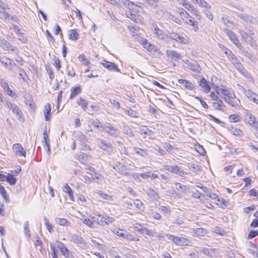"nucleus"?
Wrapping results in <instances>:
<instances>
[{
  "mask_svg": "<svg viewBox=\"0 0 258 258\" xmlns=\"http://www.w3.org/2000/svg\"><path fill=\"white\" fill-rule=\"evenodd\" d=\"M213 87L218 95H221L225 102L231 106L237 108H240V101L236 97L234 92L228 87L221 85H215L212 83Z\"/></svg>",
  "mask_w": 258,
  "mask_h": 258,
  "instance_id": "1",
  "label": "nucleus"
},
{
  "mask_svg": "<svg viewBox=\"0 0 258 258\" xmlns=\"http://www.w3.org/2000/svg\"><path fill=\"white\" fill-rule=\"evenodd\" d=\"M124 6L129 10L127 17L136 23H143V16L146 14L144 8L129 0H124Z\"/></svg>",
  "mask_w": 258,
  "mask_h": 258,
  "instance_id": "2",
  "label": "nucleus"
},
{
  "mask_svg": "<svg viewBox=\"0 0 258 258\" xmlns=\"http://www.w3.org/2000/svg\"><path fill=\"white\" fill-rule=\"evenodd\" d=\"M21 171V167L19 166L16 170H12L11 173H8L7 175L0 173V181H5L10 185H14L17 181V179L15 176H18Z\"/></svg>",
  "mask_w": 258,
  "mask_h": 258,
  "instance_id": "3",
  "label": "nucleus"
},
{
  "mask_svg": "<svg viewBox=\"0 0 258 258\" xmlns=\"http://www.w3.org/2000/svg\"><path fill=\"white\" fill-rule=\"evenodd\" d=\"M176 15H172L171 19L178 24L181 25L182 22L185 23L191 16L182 8H177Z\"/></svg>",
  "mask_w": 258,
  "mask_h": 258,
  "instance_id": "4",
  "label": "nucleus"
},
{
  "mask_svg": "<svg viewBox=\"0 0 258 258\" xmlns=\"http://www.w3.org/2000/svg\"><path fill=\"white\" fill-rule=\"evenodd\" d=\"M166 236L169 240H171L177 245L183 246L191 245V241L187 238L175 236L170 234H167Z\"/></svg>",
  "mask_w": 258,
  "mask_h": 258,
  "instance_id": "5",
  "label": "nucleus"
},
{
  "mask_svg": "<svg viewBox=\"0 0 258 258\" xmlns=\"http://www.w3.org/2000/svg\"><path fill=\"white\" fill-rule=\"evenodd\" d=\"M224 32L226 33L232 42L234 44L239 50H241L242 49V45L241 43L240 42L237 35L233 31L228 29H225L224 30Z\"/></svg>",
  "mask_w": 258,
  "mask_h": 258,
  "instance_id": "6",
  "label": "nucleus"
},
{
  "mask_svg": "<svg viewBox=\"0 0 258 258\" xmlns=\"http://www.w3.org/2000/svg\"><path fill=\"white\" fill-rule=\"evenodd\" d=\"M6 106L15 114L20 121L24 120V116L22 112L19 107L14 103L10 101L6 102Z\"/></svg>",
  "mask_w": 258,
  "mask_h": 258,
  "instance_id": "7",
  "label": "nucleus"
},
{
  "mask_svg": "<svg viewBox=\"0 0 258 258\" xmlns=\"http://www.w3.org/2000/svg\"><path fill=\"white\" fill-rule=\"evenodd\" d=\"M140 43L143 45L144 48H145L148 52L150 53H158L161 54L160 50L158 47L150 42H149L147 39L145 38H142Z\"/></svg>",
  "mask_w": 258,
  "mask_h": 258,
  "instance_id": "8",
  "label": "nucleus"
},
{
  "mask_svg": "<svg viewBox=\"0 0 258 258\" xmlns=\"http://www.w3.org/2000/svg\"><path fill=\"white\" fill-rule=\"evenodd\" d=\"M181 4L183 7H184L199 20L201 19V15H200L199 11L192 5L189 3L185 0H183Z\"/></svg>",
  "mask_w": 258,
  "mask_h": 258,
  "instance_id": "9",
  "label": "nucleus"
},
{
  "mask_svg": "<svg viewBox=\"0 0 258 258\" xmlns=\"http://www.w3.org/2000/svg\"><path fill=\"white\" fill-rule=\"evenodd\" d=\"M98 219L97 220V224L104 226L108 225L114 221L112 217L106 215L98 214Z\"/></svg>",
  "mask_w": 258,
  "mask_h": 258,
  "instance_id": "10",
  "label": "nucleus"
},
{
  "mask_svg": "<svg viewBox=\"0 0 258 258\" xmlns=\"http://www.w3.org/2000/svg\"><path fill=\"white\" fill-rule=\"evenodd\" d=\"M240 34L242 38L246 43L248 44L250 46H251L252 47H256V42L252 36V35L253 34V33L250 34H248L245 32L241 31H240Z\"/></svg>",
  "mask_w": 258,
  "mask_h": 258,
  "instance_id": "11",
  "label": "nucleus"
},
{
  "mask_svg": "<svg viewBox=\"0 0 258 258\" xmlns=\"http://www.w3.org/2000/svg\"><path fill=\"white\" fill-rule=\"evenodd\" d=\"M87 173L90 174L91 176L87 175H83V181L86 183L90 184L94 180L99 181L100 180H102L103 179L102 175L98 173H95V174L90 173L89 172H87Z\"/></svg>",
  "mask_w": 258,
  "mask_h": 258,
  "instance_id": "12",
  "label": "nucleus"
},
{
  "mask_svg": "<svg viewBox=\"0 0 258 258\" xmlns=\"http://www.w3.org/2000/svg\"><path fill=\"white\" fill-rule=\"evenodd\" d=\"M171 38L180 44L187 45L190 43V40L187 36L181 35L177 33H173L171 35Z\"/></svg>",
  "mask_w": 258,
  "mask_h": 258,
  "instance_id": "13",
  "label": "nucleus"
},
{
  "mask_svg": "<svg viewBox=\"0 0 258 258\" xmlns=\"http://www.w3.org/2000/svg\"><path fill=\"white\" fill-rule=\"evenodd\" d=\"M12 150L15 155L25 157L26 152L22 145L19 143H15L12 146Z\"/></svg>",
  "mask_w": 258,
  "mask_h": 258,
  "instance_id": "14",
  "label": "nucleus"
},
{
  "mask_svg": "<svg viewBox=\"0 0 258 258\" xmlns=\"http://www.w3.org/2000/svg\"><path fill=\"white\" fill-rule=\"evenodd\" d=\"M9 9L8 5L0 1V18L2 19H8L11 17V15L4 10Z\"/></svg>",
  "mask_w": 258,
  "mask_h": 258,
  "instance_id": "15",
  "label": "nucleus"
},
{
  "mask_svg": "<svg viewBox=\"0 0 258 258\" xmlns=\"http://www.w3.org/2000/svg\"><path fill=\"white\" fill-rule=\"evenodd\" d=\"M82 91L81 86L79 84L72 87L70 90L69 99H73L75 98L81 93Z\"/></svg>",
  "mask_w": 258,
  "mask_h": 258,
  "instance_id": "16",
  "label": "nucleus"
},
{
  "mask_svg": "<svg viewBox=\"0 0 258 258\" xmlns=\"http://www.w3.org/2000/svg\"><path fill=\"white\" fill-rule=\"evenodd\" d=\"M0 84L1 86L4 88L8 95L11 97H14L16 96V93L12 91V90L9 87L8 83L7 82L4 81L3 79H0Z\"/></svg>",
  "mask_w": 258,
  "mask_h": 258,
  "instance_id": "17",
  "label": "nucleus"
},
{
  "mask_svg": "<svg viewBox=\"0 0 258 258\" xmlns=\"http://www.w3.org/2000/svg\"><path fill=\"white\" fill-rule=\"evenodd\" d=\"M199 86L203 89L205 93H208L211 91V87L209 82L204 78H201L199 81Z\"/></svg>",
  "mask_w": 258,
  "mask_h": 258,
  "instance_id": "18",
  "label": "nucleus"
},
{
  "mask_svg": "<svg viewBox=\"0 0 258 258\" xmlns=\"http://www.w3.org/2000/svg\"><path fill=\"white\" fill-rule=\"evenodd\" d=\"M228 131L233 135L238 137H242L243 133L242 131L233 125H230L227 128Z\"/></svg>",
  "mask_w": 258,
  "mask_h": 258,
  "instance_id": "19",
  "label": "nucleus"
},
{
  "mask_svg": "<svg viewBox=\"0 0 258 258\" xmlns=\"http://www.w3.org/2000/svg\"><path fill=\"white\" fill-rule=\"evenodd\" d=\"M101 64L104 68L109 71H113L118 72H120V70L113 62L105 60L103 62H101Z\"/></svg>",
  "mask_w": 258,
  "mask_h": 258,
  "instance_id": "20",
  "label": "nucleus"
},
{
  "mask_svg": "<svg viewBox=\"0 0 258 258\" xmlns=\"http://www.w3.org/2000/svg\"><path fill=\"white\" fill-rule=\"evenodd\" d=\"M25 102L31 110L34 111L36 110V105L31 95H28L25 97Z\"/></svg>",
  "mask_w": 258,
  "mask_h": 258,
  "instance_id": "21",
  "label": "nucleus"
},
{
  "mask_svg": "<svg viewBox=\"0 0 258 258\" xmlns=\"http://www.w3.org/2000/svg\"><path fill=\"white\" fill-rule=\"evenodd\" d=\"M177 82L184 89H187L188 90H192L195 88L194 84L189 81L179 79L178 80Z\"/></svg>",
  "mask_w": 258,
  "mask_h": 258,
  "instance_id": "22",
  "label": "nucleus"
},
{
  "mask_svg": "<svg viewBox=\"0 0 258 258\" xmlns=\"http://www.w3.org/2000/svg\"><path fill=\"white\" fill-rule=\"evenodd\" d=\"M106 132L110 136L116 138L118 135V131L112 125L109 124L105 127Z\"/></svg>",
  "mask_w": 258,
  "mask_h": 258,
  "instance_id": "23",
  "label": "nucleus"
},
{
  "mask_svg": "<svg viewBox=\"0 0 258 258\" xmlns=\"http://www.w3.org/2000/svg\"><path fill=\"white\" fill-rule=\"evenodd\" d=\"M245 96L253 102L258 103V95L252 92L250 90H245L244 92Z\"/></svg>",
  "mask_w": 258,
  "mask_h": 258,
  "instance_id": "24",
  "label": "nucleus"
},
{
  "mask_svg": "<svg viewBox=\"0 0 258 258\" xmlns=\"http://www.w3.org/2000/svg\"><path fill=\"white\" fill-rule=\"evenodd\" d=\"M201 203H202L207 208L214 210V206L210 202L209 199L204 195L201 197Z\"/></svg>",
  "mask_w": 258,
  "mask_h": 258,
  "instance_id": "25",
  "label": "nucleus"
},
{
  "mask_svg": "<svg viewBox=\"0 0 258 258\" xmlns=\"http://www.w3.org/2000/svg\"><path fill=\"white\" fill-rule=\"evenodd\" d=\"M222 209L226 208L229 204V201L219 197L214 202Z\"/></svg>",
  "mask_w": 258,
  "mask_h": 258,
  "instance_id": "26",
  "label": "nucleus"
},
{
  "mask_svg": "<svg viewBox=\"0 0 258 258\" xmlns=\"http://www.w3.org/2000/svg\"><path fill=\"white\" fill-rule=\"evenodd\" d=\"M99 147L100 149L105 151H111L112 149V144L103 140L100 142Z\"/></svg>",
  "mask_w": 258,
  "mask_h": 258,
  "instance_id": "27",
  "label": "nucleus"
},
{
  "mask_svg": "<svg viewBox=\"0 0 258 258\" xmlns=\"http://www.w3.org/2000/svg\"><path fill=\"white\" fill-rule=\"evenodd\" d=\"M221 48L224 51L225 55L227 56L229 60L231 61L237 60V57L228 48H227L224 45H222Z\"/></svg>",
  "mask_w": 258,
  "mask_h": 258,
  "instance_id": "28",
  "label": "nucleus"
},
{
  "mask_svg": "<svg viewBox=\"0 0 258 258\" xmlns=\"http://www.w3.org/2000/svg\"><path fill=\"white\" fill-rule=\"evenodd\" d=\"M166 53L167 56L172 59L176 60L181 58V55L175 50H167Z\"/></svg>",
  "mask_w": 258,
  "mask_h": 258,
  "instance_id": "29",
  "label": "nucleus"
},
{
  "mask_svg": "<svg viewBox=\"0 0 258 258\" xmlns=\"http://www.w3.org/2000/svg\"><path fill=\"white\" fill-rule=\"evenodd\" d=\"M77 103L84 111H86L88 106V101L83 97H79L77 100Z\"/></svg>",
  "mask_w": 258,
  "mask_h": 258,
  "instance_id": "30",
  "label": "nucleus"
},
{
  "mask_svg": "<svg viewBox=\"0 0 258 258\" xmlns=\"http://www.w3.org/2000/svg\"><path fill=\"white\" fill-rule=\"evenodd\" d=\"M62 190L68 195L71 201H75V197L74 196L73 191L68 184H66L64 185Z\"/></svg>",
  "mask_w": 258,
  "mask_h": 258,
  "instance_id": "31",
  "label": "nucleus"
},
{
  "mask_svg": "<svg viewBox=\"0 0 258 258\" xmlns=\"http://www.w3.org/2000/svg\"><path fill=\"white\" fill-rule=\"evenodd\" d=\"M214 101L213 103V107L217 110L223 111L225 106L222 100L219 98Z\"/></svg>",
  "mask_w": 258,
  "mask_h": 258,
  "instance_id": "32",
  "label": "nucleus"
},
{
  "mask_svg": "<svg viewBox=\"0 0 258 258\" xmlns=\"http://www.w3.org/2000/svg\"><path fill=\"white\" fill-rule=\"evenodd\" d=\"M51 110V106L49 103H47L44 106L43 110V114L44 115L45 120L49 121L50 118V112Z\"/></svg>",
  "mask_w": 258,
  "mask_h": 258,
  "instance_id": "33",
  "label": "nucleus"
},
{
  "mask_svg": "<svg viewBox=\"0 0 258 258\" xmlns=\"http://www.w3.org/2000/svg\"><path fill=\"white\" fill-rule=\"evenodd\" d=\"M78 58L79 61L84 66L87 67H89V68H90L91 62L88 59L87 56L84 54H80L78 57Z\"/></svg>",
  "mask_w": 258,
  "mask_h": 258,
  "instance_id": "34",
  "label": "nucleus"
},
{
  "mask_svg": "<svg viewBox=\"0 0 258 258\" xmlns=\"http://www.w3.org/2000/svg\"><path fill=\"white\" fill-rule=\"evenodd\" d=\"M0 61L6 68H10L13 64L15 65V63L11 59L6 56L1 57Z\"/></svg>",
  "mask_w": 258,
  "mask_h": 258,
  "instance_id": "35",
  "label": "nucleus"
},
{
  "mask_svg": "<svg viewBox=\"0 0 258 258\" xmlns=\"http://www.w3.org/2000/svg\"><path fill=\"white\" fill-rule=\"evenodd\" d=\"M194 3L197 4L199 7L208 10L210 9V5L205 0H191Z\"/></svg>",
  "mask_w": 258,
  "mask_h": 258,
  "instance_id": "36",
  "label": "nucleus"
},
{
  "mask_svg": "<svg viewBox=\"0 0 258 258\" xmlns=\"http://www.w3.org/2000/svg\"><path fill=\"white\" fill-rule=\"evenodd\" d=\"M193 232L196 236L199 237H203L207 233L206 229L203 228H195L193 229Z\"/></svg>",
  "mask_w": 258,
  "mask_h": 258,
  "instance_id": "37",
  "label": "nucleus"
},
{
  "mask_svg": "<svg viewBox=\"0 0 258 258\" xmlns=\"http://www.w3.org/2000/svg\"><path fill=\"white\" fill-rule=\"evenodd\" d=\"M185 24L192 26V29L197 32L199 30L198 23L197 21L194 20V18L191 17L188 21H185Z\"/></svg>",
  "mask_w": 258,
  "mask_h": 258,
  "instance_id": "38",
  "label": "nucleus"
},
{
  "mask_svg": "<svg viewBox=\"0 0 258 258\" xmlns=\"http://www.w3.org/2000/svg\"><path fill=\"white\" fill-rule=\"evenodd\" d=\"M79 36V33L77 29H72L69 32V38L70 40L73 41H76L78 40Z\"/></svg>",
  "mask_w": 258,
  "mask_h": 258,
  "instance_id": "39",
  "label": "nucleus"
},
{
  "mask_svg": "<svg viewBox=\"0 0 258 258\" xmlns=\"http://www.w3.org/2000/svg\"><path fill=\"white\" fill-rule=\"evenodd\" d=\"M98 195L103 200L107 201H111L113 200L112 196L107 194L102 190H99L97 192Z\"/></svg>",
  "mask_w": 258,
  "mask_h": 258,
  "instance_id": "40",
  "label": "nucleus"
},
{
  "mask_svg": "<svg viewBox=\"0 0 258 258\" xmlns=\"http://www.w3.org/2000/svg\"><path fill=\"white\" fill-rule=\"evenodd\" d=\"M61 244V246L59 247V250L62 254L67 258H72V254L68 248L62 243Z\"/></svg>",
  "mask_w": 258,
  "mask_h": 258,
  "instance_id": "41",
  "label": "nucleus"
},
{
  "mask_svg": "<svg viewBox=\"0 0 258 258\" xmlns=\"http://www.w3.org/2000/svg\"><path fill=\"white\" fill-rule=\"evenodd\" d=\"M81 221L83 223L90 228H92V222L91 221L90 216L87 217L85 215H83L82 217Z\"/></svg>",
  "mask_w": 258,
  "mask_h": 258,
  "instance_id": "42",
  "label": "nucleus"
},
{
  "mask_svg": "<svg viewBox=\"0 0 258 258\" xmlns=\"http://www.w3.org/2000/svg\"><path fill=\"white\" fill-rule=\"evenodd\" d=\"M134 205L139 211L143 212L145 209V206L143 203L139 199L135 200Z\"/></svg>",
  "mask_w": 258,
  "mask_h": 258,
  "instance_id": "43",
  "label": "nucleus"
},
{
  "mask_svg": "<svg viewBox=\"0 0 258 258\" xmlns=\"http://www.w3.org/2000/svg\"><path fill=\"white\" fill-rule=\"evenodd\" d=\"M115 169L122 174H127V166L124 165L119 164L118 165L116 166V168Z\"/></svg>",
  "mask_w": 258,
  "mask_h": 258,
  "instance_id": "44",
  "label": "nucleus"
},
{
  "mask_svg": "<svg viewBox=\"0 0 258 258\" xmlns=\"http://www.w3.org/2000/svg\"><path fill=\"white\" fill-rule=\"evenodd\" d=\"M0 194L6 202L9 201V197L5 187L0 183Z\"/></svg>",
  "mask_w": 258,
  "mask_h": 258,
  "instance_id": "45",
  "label": "nucleus"
},
{
  "mask_svg": "<svg viewBox=\"0 0 258 258\" xmlns=\"http://www.w3.org/2000/svg\"><path fill=\"white\" fill-rule=\"evenodd\" d=\"M215 249L214 248L209 249L205 247L202 249V252L205 255L212 257L215 255Z\"/></svg>",
  "mask_w": 258,
  "mask_h": 258,
  "instance_id": "46",
  "label": "nucleus"
},
{
  "mask_svg": "<svg viewBox=\"0 0 258 258\" xmlns=\"http://www.w3.org/2000/svg\"><path fill=\"white\" fill-rule=\"evenodd\" d=\"M172 170V173L178 174L180 176H182L184 174V172L182 169L177 165L173 166Z\"/></svg>",
  "mask_w": 258,
  "mask_h": 258,
  "instance_id": "47",
  "label": "nucleus"
},
{
  "mask_svg": "<svg viewBox=\"0 0 258 258\" xmlns=\"http://www.w3.org/2000/svg\"><path fill=\"white\" fill-rule=\"evenodd\" d=\"M229 120L230 122H238L240 121V117L239 115L236 114H232L229 116Z\"/></svg>",
  "mask_w": 258,
  "mask_h": 258,
  "instance_id": "48",
  "label": "nucleus"
},
{
  "mask_svg": "<svg viewBox=\"0 0 258 258\" xmlns=\"http://www.w3.org/2000/svg\"><path fill=\"white\" fill-rule=\"evenodd\" d=\"M113 233L118 237L124 238L126 231L125 230L117 228L114 229L113 231Z\"/></svg>",
  "mask_w": 258,
  "mask_h": 258,
  "instance_id": "49",
  "label": "nucleus"
},
{
  "mask_svg": "<svg viewBox=\"0 0 258 258\" xmlns=\"http://www.w3.org/2000/svg\"><path fill=\"white\" fill-rule=\"evenodd\" d=\"M52 64L56 68L57 70H58V71L60 70V69L61 67L60 61L59 59L55 55H54L53 57Z\"/></svg>",
  "mask_w": 258,
  "mask_h": 258,
  "instance_id": "50",
  "label": "nucleus"
},
{
  "mask_svg": "<svg viewBox=\"0 0 258 258\" xmlns=\"http://www.w3.org/2000/svg\"><path fill=\"white\" fill-rule=\"evenodd\" d=\"M253 216L255 218L252 220L250 225L252 228H256L258 227V213L254 212Z\"/></svg>",
  "mask_w": 258,
  "mask_h": 258,
  "instance_id": "51",
  "label": "nucleus"
},
{
  "mask_svg": "<svg viewBox=\"0 0 258 258\" xmlns=\"http://www.w3.org/2000/svg\"><path fill=\"white\" fill-rule=\"evenodd\" d=\"M145 226L141 224L137 223L134 225V230L137 232H140V233H143V231L145 228Z\"/></svg>",
  "mask_w": 258,
  "mask_h": 258,
  "instance_id": "52",
  "label": "nucleus"
},
{
  "mask_svg": "<svg viewBox=\"0 0 258 258\" xmlns=\"http://www.w3.org/2000/svg\"><path fill=\"white\" fill-rule=\"evenodd\" d=\"M123 238H125L130 241H139V238L138 237H134L131 233H128L126 231L124 237Z\"/></svg>",
  "mask_w": 258,
  "mask_h": 258,
  "instance_id": "53",
  "label": "nucleus"
},
{
  "mask_svg": "<svg viewBox=\"0 0 258 258\" xmlns=\"http://www.w3.org/2000/svg\"><path fill=\"white\" fill-rule=\"evenodd\" d=\"M57 222L59 225L63 226H68L70 225V222L64 218H58Z\"/></svg>",
  "mask_w": 258,
  "mask_h": 258,
  "instance_id": "54",
  "label": "nucleus"
},
{
  "mask_svg": "<svg viewBox=\"0 0 258 258\" xmlns=\"http://www.w3.org/2000/svg\"><path fill=\"white\" fill-rule=\"evenodd\" d=\"M124 113L125 114L127 115L128 116L135 118L137 117V113L136 111L133 110L131 108H129L127 110H125L124 111Z\"/></svg>",
  "mask_w": 258,
  "mask_h": 258,
  "instance_id": "55",
  "label": "nucleus"
},
{
  "mask_svg": "<svg viewBox=\"0 0 258 258\" xmlns=\"http://www.w3.org/2000/svg\"><path fill=\"white\" fill-rule=\"evenodd\" d=\"M246 120L250 124H253L255 122V117L251 114H247L245 116Z\"/></svg>",
  "mask_w": 258,
  "mask_h": 258,
  "instance_id": "56",
  "label": "nucleus"
},
{
  "mask_svg": "<svg viewBox=\"0 0 258 258\" xmlns=\"http://www.w3.org/2000/svg\"><path fill=\"white\" fill-rule=\"evenodd\" d=\"M134 151L136 153V154L141 156H144L147 155V150H145L143 149H141L138 147H136L134 148Z\"/></svg>",
  "mask_w": 258,
  "mask_h": 258,
  "instance_id": "57",
  "label": "nucleus"
},
{
  "mask_svg": "<svg viewBox=\"0 0 258 258\" xmlns=\"http://www.w3.org/2000/svg\"><path fill=\"white\" fill-rule=\"evenodd\" d=\"M43 140H44V142L46 146L48 148V150L49 151L50 150V141H49V137H48V135L47 134L46 131H44V132L43 133Z\"/></svg>",
  "mask_w": 258,
  "mask_h": 258,
  "instance_id": "58",
  "label": "nucleus"
},
{
  "mask_svg": "<svg viewBox=\"0 0 258 258\" xmlns=\"http://www.w3.org/2000/svg\"><path fill=\"white\" fill-rule=\"evenodd\" d=\"M248 194L250 197H255L256 200L258 201V191L255 188L250 189L248 192Z\"/></svg>",
  "mask_w": 258,
  "mask_h": 258,
  "instance_id": "59",
  "label": "nucleus"
},
{
  "mask_svg": "<svg viewBox=\"0 0 258 258\" xmlns=\"http://www.w3.org/2000/svg\"><path fill=\"white\" fill-rule=\"evenodd\" d=\"M46 70L47 71V73L49 75V77L51 80H52L54 78V74L53 72V70L49 65L47 66L46 67Z\"/></svg>",
  "mask_w": 258,
  "mask_h": 258,
  "instance_id": "60",
  "label": "nucleus"
},
{
  "mask_svg": "<svg viewBox=\"0 0 258 258\" xmlns=\"http://www.w3.org/2000/svg\"><path fill=\"white\" fill-rule=\"evenodd\" d=\"M154 33L158 37H160L162 35V31L160 30L157 25L155 24L154 25Z\"/></svg>",
  "mask_w": 258,
  "mask_h": 258,
  "instance_id": "61",
  "label": "nucleus"
},
{
  "mask_svg": "<svg viewBox=\"0 0 258 258\" xmlns=\"http://www.w3.org/2000/svg\"><path fill=\"white\" fill-rule=\"evenodd\" d=\"M208 197L209 198H210L214 203V201L219 197L217 194L215 192H213L211 190L208 192Z\"/></svg>",
  "mask_w": 258,
  "mask_h": 258,
  "instance_id": "62",
  "label": "nucleus"
},
{
  "mask_svg": "<svg viewBox=\"0 0 258 258\" xmlns=\"http://www.w3.org/2000/svg\"><path fill=\"white\" fill-rule=\"evenodd\" d=\"M258 235V230H251L248 234L247 239H251Z\"/></svg>",
  "mask_w": 258,
  "mask_h": 258,
  "instance_id": "63",
  "label": "nucleus"
},
{
  "mask_svg": "<svg viewBox=\"0 0 258 258\" xmlns=\"http://www.w3.org/2000/svg\"><path fill=\"white\" fill-rule=\"evenodd\" d=\"M234 169V165H230L225 166L223 170L226 173V174H230Z\"/></svg>",
  "mask_w": 258,
  "mask_h": 258,
  "instance_id": "64",
  "label": "nucleus"
}]
</instances>
